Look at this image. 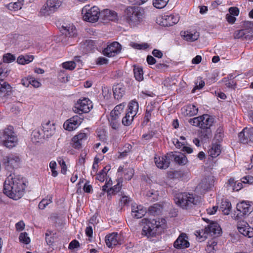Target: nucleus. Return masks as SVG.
Segmentation results:
<instances>
[{"instance_id":"obj_47","label":"nucleus","mask_w":253,"mask_h":253,"mask_svg":"<svg viewBox=\"0 0 253 253\" xmlns=\"http://www.w3.org/2000/svg\"><path fill=\"white\" fill-rule=\"evenodd\" d=\"M52 201V197H50V198L43 199H42L39 204V208L41 210L44 209L47 206L51 203Z\"/></svg>"},{"instance_id":"obj_2","label":"nucleus","mask_w":253,"mask_h":253,"mask_svg":"<svg viewBox=\"0 0 253 253\" xmlns=\"http://www.w3.org/2000/svg\"><path fill=\"white\" fill-rule=\"evenodd\" d=\"M175 204L183 209L189 210L201 203V198L193 193H179L174 196Z\"/></svg>"},{"instance_id":"obj_1","label":"nucleus","mask_w":253,"mask_h":253,"mask_svg":"<svg viewBox=\"0 0 253 253\" xmlns=\"http://www.w3.org/2000/svg\"><path fill=\"white\" fill-rule=\"evenodd\" d=\"M26 183L20 175L10 173L4 181L3 193L10 198L18 200L24 195Z\"/></svg>"},{"instance_id":"obj_42","label":"nucleus","mask_w":253,"mask_h":253,"mask_svg":"<svg viewBox=\"0 0 253 253\" xmlns=\"http://www.w3.org/2000/svg\"><path fill=\"white\" fill-rule=\"evenodd\" d=\"M146 196L151 201H155L158 200V192L157 191L151 190L146 193Z\"/></svg>"},{"instance_id":"obj_38","label":"nucleus","mask_w":253,"mask_h":253,"mask_svg":"<svg viewBox=\"0 0 253 253\" xmlns=\"http://www.w3.org/2000/svg\"><path fill=\"white\" fill-rule=\"evenodd\" d=\"M11 90V87L10 85L3 80H0V92L6 94L10 92Z\"/></svg>"},{"instance_id":"obj_22","label":"nucleus","mask_w":253,"mask_h":253,"mask_svg":"<svg viewBox=\"0 0 253 253\" xmlns=\"http://www.w3.org/2000/svg\"><path fill=\"white\" fill-rule=\"evenodd\" d=\"M181 36L183 39L188 42H194L199 37V33L196 31H181Z\"/></svg>"},{"instance_id":"obj_52","label":"nucleus","mask_w":253,"mask_h":253,"mask_svg":"<svg viewBox=\"0 0 253 253\" xmlns=\"http://www.w3.org/2000/svg\"><path fill=\"white\" fill-rule=\"evenodd\" d=\"M196 235L200 242L205 240L207 238V234L205 232V230L196 231Z\"/></svg>"},{"instance_id":"obj_8","label":"nucleus","mask_w":253,"mask_h":253,"mask_svg":"<svg viewBox=\"0 0 253 253\" xmlns=\"http://www.w3.org/2000/svg\"><path fill=\"white\" fill-rule=\"evenodd\" d=\"M92 108V105L90 100L86 98L80 99L75 104L74 111L79 114L86 113L90 111Z\"/></svg>"},{"instance_id":"obj_63","label":"nucleus","mask_w":253,"mask_h":253,"mask_svg":"<svg viewBox=\"0 0 253 253\" xmlns=\"http://www.w3.org/2000/svg\"><path fill=\"white\" fill-rule=\"evenodd\" d=\"M80 246L79 242L76 240L72 241L69 245L68 248L70 250H73L77 248Z\"/></svg>"},{"instance_id":"obj_14","label":"nucleus","mask_w":253,"mask_h":253,"mask_svg":"<svg viewBox=\"0 0 253 253\" xmlns=\"http://www.w3.org/2000/svg\"><path fill=\"white\" fill-rule=\"evenodd\" d=\"M169 154L162 157L156 156L154 158V161L156 166L161 169H167L170 163V158L169 157Z\"/></svg>"},{"instance_id":"obj_3","label":"nucleus","mask_w":253,"mask_h":253,"mask_svg":"<svg viewBox=\"0 0 253 253\" xmlns=\"http://www.w3.org/2000/svg\"><path fill=\"white\" fill-rule=\"evenodd\" d=\"M142 222L145 223L142 230V235L146 236L148 238L156 236L161 232V229L164 228L166 222V220L164 218L159 219L158 220L153 219L152 221L149 220L147 218H144L142 220Z\"/></svg>"},{"instance_id":"obj_48","label":"nucleus","mask_w":253,"mask_h":253,"mask_svg":"<svg viewBox=\"0 0 253 253\" xmlns=\"http://www.w3.org/2000/svg\"><path fill=\"white\" fill-rule=\"evenodd\" d=\"M19 240L25 244H28L30 242V239L26 232L21 233L19 237Z\"/></svg>"},{"instance_id":"obj_53","label":"nucleus","mask_w":253,"mask_h":253,"mask_svg":"<svg viewBox=\"0 0 253 253\" xmlns=\"http://www.w3.org/2000/svg\"><path fill=\"white\" fill-rule=\"evenodd\" d=\"M223 135V130L222 127H219L216 131L215 134V138L218 141L222 140V136Z\"/></svg>"},{"instance_id":"obj_23","label":"nucleus","mask_w":253,"mask_h":253,"mask_svg":"<svg viewBox=\"0 0 253 253\" xmlns=\"http://www.w3.org/2000/svg\"><path fill=\"white\" fill-rule=\"evenodd\" d=\"M105 242L108 247H113L119 244L118 234L117 233H112L105 237Z\"/></svg>"},{"instance_id":"obj_62","label":"nucleus","mask_w":253,"mask_h":253,"mask_svg":"<svg viewBox=\"0 0 253 253\" xmlns=\"http://www.w3.org/2000/svg\"><path fill=\"white\" fill-rule=\"evenodd\" d=\"M223 82L225 83L226 86L229 88L233 87L236 84L234 81L226 78L223 79Z\"/></svg>"},{"instance_id":"obj_28","label":"nucleus","mask_w":253,"mask_h":253,"mask_svg":"<svg viewBox=\"0 0 253 253\" xmlns=\"http://www.w3.org/2000/svg\"><path fill=\"white\" fill-rule=\"evenodd\" d=\"M45 137L44 134L41 132L39 129L34 130L31 134V140L34 143L42 141Z\"/></svg>"},{"instance_id":"obj_18","label":"nucleus","mask_w":253,"mask_h":253,"mask_svg":"<svg viewBox=\"0 0 253 253\" xmlns=\"http://www.w3.org/2000/svg\"><path fill=\"white\" fill-rule=\"evenodd\" d=\"M42 127V131L44 134L46 138H48L53 135L55 131V125L50 121L43 123Z\"/></svg>"},{"instance_id":"obj_57","label":"nucleus","mask_w":253,"mask_h":253,"mask_svg":"<svg viewBox=\"0 0 253 253\" xmlns=\"http://www.w3.org/2000/svg\"><path fill=\"white\" fill-rule=\"evenodd\" d=\"M246 34V30L242 29L235 32L234 37L235 39H240L243 38Z\"/></svg>"},{"instance_id":"obj_35","label":"nucleus","mask_w":253,"mask_h":253,"mask_svg":"<svg viewBox=\"0 0 253 253\" xmlns=\"http://www.w3.org/2000/svg\"><path fill=\"white\" fill-rule=\"evenodd\" d=\"M138 110V104L136 101H132L128 106V113L130 115L135 116Z\"/></svg>"},{"instance_id":"obj_43","label":"nucleus","mask_w":253,"mask_h":253,"mask_svg":"<svg viewBox=\"0 0 253 253\" xmlns=\"http://www.w3.org/2000/svg\"><path fill=\"white\" fill-rule=\"evenodd\" d=\"M169 0H154L153 5L157 8H164L167 4Z\"/></svg>"},{"instance_id":"obj_32","label":"nucleus","mask_w":253,"mask_h":253,"mask_svg":"<svg viewBox=\"0 0 253 253\" xmlns=\"http://www.w3.org/2000/svg\"><path fill=\"white\" fill-rule=\"evenodd\" d=\"M221 152L220 145L217 144H212L211 148L209 150V155L213 158L218 156Z\"/></svg>"},{"instance_id":"obj_44","label":"nucleus","mask_w":253,"mask_h":253,"mask_svg":"<svg viewBox=\"0 0 253 253\" xmlns=\"http://www.w3.org/2000/svg\"><path fill=\"white\" fill-rule=\"evenodd\" d=\"M62 27L67 31L68 33H66V35L69 37H74L76 35V29L74 26L71 25L69 27L63 26Z\"/></svg>"},{"instance_id":"obj_16","label":"nucleus","mask_w":253,"mask_h":253,"mask_svg":"<svg viewBox=\"0 0 253 253\" xmlns=\"http://www.w3.org/2000/svg\"><path fill=\"white\" fill-rule=\"evenodd\" d=\"M86 139V133L80 132L72 138L71 145L74 148L79 149L82 147L83 142Z\"/></svg>"},{"instance_id":"obj_34","label":"nucleus","mask_w":253,"mask_h":253,"mask_svg":"<svg viewBox=\"0 0 253 253\" xmlns=\"http://www.w3.org/2000/svg\"><path fill=\"white\" fill-rule=\"evenodd\" d=\"M213 185L212 180L209 178H205L202 180L199 184V187L203 190L207 191L210 189Z\"/></svg>"},{"instance_id":"obj_11","label":"nucleus","mask_w":253,"mask_h":253,"mask_svg":"<svg viewBox=\"0 0 253 253\" xmlns=\"http://www.w3.org/2000/svg\"><path fill=\"white\" fill-rule=\"evenodd\" d=\"M19 161L18 157L11 155L3 158L2 163L7 170L12 171L14 168L18 167Z\"/></svg>"},{"instance_id":"obj_39","label":"nucleus","mask_w":253,"mask_h":253,"mask_svg":"<svg viewBox=\"0 0 253 253\" xmlns=\"http://www.w3.org/2000/svg\"><path fill=\"white\" fill-rule=\"evenodd\" d=\"M110 166H106L102 169L96 175V179L101 182H103L105 180V177L106 176V172L110 170Z\"/></svg>"},{"instance_id":"obj_4","label":"nucleus","mask_w":253,"mask_h":253,"mask_svg":"<svg viewBox=\"0 0 253 253\" xmlns=\"http://www.w3.org/2000/svg\"><path fill=\"white\" fill-rule=\"evenodd\" d=\"M125 17L126 22L131 27L139 25L144 17V11L139 7L129 6L125 11Z\"/></svg>"},{"instance_id":"obj_5","label":"nucleus","mask_w":253,"mask_h":253,"mask_svg":"<svg viewBox=\"0 0 253 253\" xmlns=\"http://www.w3.org/2000/svg\"><path fill=\"white\" fill-rule=\"evenodd\" d=\"M17 142V138L12 126H9L0 131V143L3 146L11 148L16 145Z\"/></svg>"},{"instance_id":"obj_7","label":"nucleus","mask_w":253,"mask_h":253,"mask_svg":"<svg viewBox=\"0 0 253 253\" xmlns=\"http://www.w3.org/2000/svg\"><path fill=\"white\" fill-rule=\"evenodd\" d=\"M61 4V0H47L42 8L41 13L43 15H48L56 10Z\"/></svg>"},{"instance_id":"obj_56","label":"nucleus","mask_w":253,"mask_h":253,"mask_svg":"<svg viewBox=\"0 0 253 253\" xmlns=\"http://www.w3.org/2000/svg\"><path fill=\"white\" fill-rule=\"evenodd\" d=\"M148 107H147V109L144 117V120L143 122V123L146 124H147L150 121V119L151 117V112L152 110L151 108L148 109Z\"/></svg>"},{"instance_id":"obj_17","label":"nucleus","mask_w":253,"mask_h":253,"mask_svg":"<svg viewBox=\"0 0 253 253\" xmlns=\"http://www.w3.org/2000/svg\"><path fill=\"white\" fill-rule=\"evenodd\" d=\"M100 17L103 20L115 21L118 19V14L115 11L105 9L100 12Z\"/></svg>"},{"instance_id":"obj_61","label":"nucleus","mask_w":253,"mask_h":253,"mask_svg":"<svg viewBox=\"0 0 253 253\" xmlns=\"http://www.w3.org/2000/svg\"><path fill=\"white\" fill-rule=\"evenodd\" d=\"M30 84L35 88L39 87L42 84L41 83L34 78L30 77Z\"/></svg>"},{"instance_id":"obj_31","label":"nucleus","mask_w":253,"mask_h":253,"mask_svg":"<svg viewBox=\"0 0 253 253\" xmlns=\"http://www.w3.org/2000/svg\"><path fill=\"white\" fill-rule=\"evenodd\" d=\"M199 136L202 140L206 141L211 136V128H201Z\"/></svg>"},{"instance_id":"obj_6","label":"nucleus","mask_w":253,"mask_h":253,"mask_svg":"<svg viewBox=\"0 0 253 253\" xmlns=\"http://www.w3.org/2000/svg\"><path fill=\"white\" fill-rule=\"evenodd\" d=\"M89 7V5H86L82 9V13L84 19L89 22H95L100 17L101 11L97 6H93L90 8Z\"/></svg>"},{"instance_id":"obj_54","label":"nucleus","mask_w":253,"mask_h":253,"mask_svg":"<svg viewBox=\"0 0 253 253\" xmlns=\"http://www.w3.org/2000/svg\"><path fill=\"white\" fill-rule=\"evenodd\" d=\"M130 45L135 49H146L148 47V45L147 43L144 44H138L134 42H131Z\"/></svg>"},{"instance_id":"obj_13","label":"nucleus","mask_w":253,"mask_h":253,"mask_svg":"<svg viewBox=\"0 0 253 253\" xmlns=\"http://www.w3.org/2000/svg\"><path fill=\"white\" fill-rule=\"evenodd\" d=\"M240 142L243 144L253 142V128H245L239 134Z\"/></svg>"},{"instance_id":"obj_60","label":"nucleus","mask_w":253,"mask_h":253,"mask_svg":"<svg viewBox=\"0 0 253 253\" xmlns=\"http://www.w3.org/2000/svg\"><path fill=\"white\" fill-rule=\"evenodd\" d=\"M175 84V80L172 78H167L164 81V84L167 87L171 86Z\"/></svg>"},{"instance_id":"obj_50","label":"nucleus","mask_w":253,"mask_h":253,"mask_svg":"<svg viewBox=\"0 0 253 253\" xmlns=\"http://www.w3.org/2000/svg\"><path fill=\"white\" fill-rule=\"evenodd\" d=\"M62 66L64 69L72 70L76 67L75 61H67L62 64Z\"/></svg>"},{"instance_id":"obj_37","label":"nucleus","mask_w":253,"mask_h":253,"mask_svg":"<svg viewBox=\"0 0 253 253\" xmlns=\"http://www.w3.org/2000/svg\"><path fill=\"white\" fill-rule=\"evenodd\" d=\"M126 104L124 103H121L114 108V109L111 111L110 112L111 114H114L117 116H119L120 117L121 114L123 112L124 108L125 107Z\"/></svg>"},{"instance_id":"obj_30","label":"nucleus","mask_w":253,"mask_h":253,"mask_svg":"<svg viewBox=\"0 0 253 253\" xmlns=\"http://www.w3.org/2000/svg\"><path fill=\"white\" fill-rule=\"evenodd\" d=\"M232 209L231 204L227 199H223L220 206V209L225 215H228Z\"/></svg>"},{"instance_id":"obj_64","label":"nucleus","mask_w":253,"mask_h":253,"mask_svg":"<svg viewBox=\"0 0 253 253\" xmlns=\"http://www.w3.org/2000/svg\"><path fill=\"white\" fill-rule=\"evenodd\" d=\"M242 182L244 183L252 184L253 183V177L252 176H246L242 178Z\"/></svg>"},{"instance_id":"obj_51","label":"nucleus","mask_w":253,"mask_h":253,"mask_svg":"<svg viewBox=\"0 0 253 253\" xmlns=\"http://www.w3.org/2000/svg\"><path fill=\"white\" fill-rule=\"evenodd\" d=\"M15 56L11 53L5 54L3 56V62L6 63H11L15 61Z\"/></svg>"},{"instance_id":"obj_36","label":"nucleus","mask_w":253,"mask_h":253,"mask_svg":"<svg viewBox=\"0 0 253 253\" xmlns=\"http://www.w3.org/2000/svg\"><path fill=\"white\" fill-rule=\"evenodd\" d=\"M133 73L134 77L137 81L140 82L143 80V72L142 68L134 66Z\"/></svg>"},{"instance_id":"obj_40","label":"nucleus","mask_w":253,"mask_h":253,"mask_svg":"<svg viewBox=\"0 0 253 253\" xmlns=\"http://www.w3.org/2000/svg\"><path fill=\"white\" fill-rule=\"evenodd\" d=\"M134 116V115H130V114L128 112L126 113L125 116L122 118V123L123 125L126 126L130 125L133 120Z\"/></svg>"},{"instance_id":"obj_55","label":"nucleus","mask_w":253,"mask_h":253,"mask_svg":"<svg viewBox=\"0 0 253 253\" xmlns=\"http://www.w3.org/2000/svg\"><path fill=\"white\" fill-rule=\"evenodd\" d=\"M58 162L61 168V172L64 174H66L67 170V167L66 165L65 161L63 159L60 158V160H58Z\"/></svg>"},{"instance_id":"obj_58","label":"nucleus","mask_w":253,"mask_h":253,"mask_svg":"<svg viewBox=\"0 0 253 253\" xmlns=\"http://www.w3.org/2000/svg\"><path fill=\"white\" fill-rule=\"evenodd\" d=\"M22 4L20 2L11 3L9 4L8 8L9 9H13L14 10H17L21 8Z\"/></svg>"},{"instance_id":"obj_41","label":"nucleus","mask_w":253,"mask_h":253,"mask_svg":"<svg viewBox=\"0 0 253 253\" xmlns=\"http://www.w3.org/2000/svg\"><path fill=\"white\" fill-rule=\"evenodd\" d=\"M161 206L159 204H156L149 207V212L154 215H157L161 213Z\"/></svg>"},{"instance_id":"obj_24","label":"nucleus","mask_w":253,"mask_h":253,"mask_svg":"<svg viewBox=\"0 0 253 253\" xmlns=\"http://www.w3.org/2000/svg\"><path fill=\"white\" fill-rule=\"evenodd\" d=\"M201 117V128H211L213 123L214 118L208 114H204Z\"/></svg>"},{"instance_id":"obj_27","label":"nucleus","mask_w":253,"mask_h":253,"mask_svg":"<svg viewBox=\"0 0 253 253\" xmlns=\"http://www.w3.org/2000/svg\"><path fill=\"white\" fill-rule=\"evenodd\" d=\"M169 157L170 160L173 159L175 163L180 165H184L187 162V158L182 153L173 154L171 152L169 153Z\"/></svg>"},{"instance_id":"obj_21","label":"nucleus","mask_w":253,"mask_h":253,"mask_svg":"<svg viewBox=\"0 0 253 253\" xmlns=\"http://www.w3.org/2000/svg\"><path fill=\"white\" fill-rule=\"evenodd\" d=\"M162 25L164 26H171L176 24L179 21V17L173 15H165L162 18Z\"/></svg>"},{"instance_id":"obj_19","label":"nucleus","mask_w":253,"mask_h":253,"mask_svg":"<svg viewBox=\"0 0 253 253\" xmlns=\"http://www.w3.org/2000/svg\"><path fill=\"white\" fill-rule=\"evenodd\" d=\"M132 215L137 219L142 217L146 213V209L141 205L136 204L131 206Z\"/></svg>"},{"instance_id":"obj_59","label":"nucleus","mask_w":253,"mask_h":253,"mask_svg":"<svg viewBox=\"0 0 253 253\" xmlns=\"http://www.w3.org/2000/svg\"><path fill=\"white\" fill-rule=\"evenodd\" d=\"M84 45L87 51L91 50L94 48V42L92 40L86 41Z\"/></svg>"},{"instance_id":"obj_33","label":"nucleus","mask_w":253,"mask_h":253,"mask_svg":"<svg viewBox=\"0 0 253 253\" xmlns=\"http://www.w3.org/2000/svg\"><path fill=\"white\" fill-rule=\"evenodd\" d=\"M34 59V56L33 55H22L18 57L17 62L19 64L24 65L31 62Z\"/></svg>"},{"instance_id":"obj_10","label":"nucleus","mask_w":253,"mask_h":253,"mask_svg":"<svg viewBox=\"0 0 253 253\" xmlns=\"http://www.w3.org/2000/svg\"><path fill=\"white\" fill-rule=\"evenodd\" d=\"M122 50V45L117 42H114L108 45L103 50V54L108 57H114L119 54Z\"/></svg>"},{"instance_id":"obj_45","label":"nucleus","mask_w":253,"mask_h":253,"mask_svg":"<svg viewBox=\"0 0 253 253\" xmlns=\"http://www.w3.org/2000/svg\"><path fill=\"white\" fill-rule=\"evenodd\" d=\"M121 188V185L120 182L114 186L113 187L110 188L109 190L107 191L108 196L111 194H115L120 191Z\"/></svg>"},{"instance_id":"obj_12","label":"nucleus","mask_w":253,"mask_h":253,"mask_svg":"<svg viewBox=\"0 0 253 253\" xmlns=\"http://www.w3.org/2000/svg\"><path fill=\"white\" fill-rule=\"evenodd\" d=\"M82 122L83 119L81 118L77 115L74 116L64 123L63 127L68 131H72L76 129Z\"/></svg>"},{"instance_id":"obj_26","label":"nucleus","mask_w":253,"mask_h":253,"mask_svg":"<svg viewBox=\"0 0 253 253\" xmlns=\"http://www.w3.org/2000/svg\"><path fill=\"white\" fill-rule=\"evenodd\" d=\"M113 91L114 98L119 100L125 94V86L123 84H118L114 85L113 87Z\"/></svg>"},{"instance_id":"obj_49","label":"nucleus","mask_w":253,"mask_h":253,"mask_svg":"<svg viewBox=\"0 0 253 253\" xmlns=\"http://www.w3.org/2000/svg\"><path fill=\"white\" fill-rule=\"evenodd\" d=\"M201 116L195 117L193 119H190L189 120V123L192 126H199L201 128Z\"/></svg>"},{"instance_id":"obj_20","label":"nucleus","mask_w":253,"mask_h":253,"mask_svg":"<svg viewBox=\"0 0 253 253\" xmlns=\"http://www.w3.org/2000/svg\"><path fill=\"white\" fill-rule=\"evenodd\" d=\"M186 235L182 233L174 243V247L177 249H184L189 246V243L186 239Z\"/></svg>"},{"instance_id":"obj_46","label":"nucleus","mask_w":253,"mask_h":253,"mask_svg":"<svg viewBox=\"0 0 253 253\" xmlns=\"http://www.w3.org/2000/svg\"><path fill=\"white\" fill-rule=\"evenodd\" d=\"M186 111L188 112L187 115L190 116L196 115L198 112V108L194 105H190L187 107Z\"/></svg>"},{"instance_id":"obj_25","label":"nucleus","mask_w":253,"mask_h":253,"mask_svg":"<svg viewBox=\"0 0 253 253\" xmlns=\"http://www.w3.org/2000/svg\"><path fill=\"white\" fill-rule=\"evenodd\" d=\"M247 223H245L244 224H239L238 225V228L239 232L245 236L251 238L253 236V228L246 225Z\"/></svg>"},{"instance_id":"obj_9","label":"nucleus","mask_w":253,"mask_h":253,"mask_svg":"<svg viewBox=\"0 0 253 253\" xmlns=\"http://www.w3.org/2000/svg\"><path fill=\"white\" fill-rule=\"evenodd\" d=\"M237 210L239 212L235 217L236 220L241 219L243 216L248 215L252 211V207L249 202L242 201L237 205Z\"/></svg>"},{"instance_id":"obj_15","label":"nucleus","mask_w":253,"mask_h":253,"mask_svg":"<svg viewBox=\"0 0 253 253\" xmlns=\"http://www.w3.org/2000/svg\"><path fill=\"white\" fill-rule=\"evenodd\" d=\"M205 232L207 235L211 236H218L220 235L221 229L217 223L212 222L205 228Z\"/></svg>"},{"instance_id":"obj_29","label":"nucleus","mask_w":253,"mask_h":253,"mask_svg":"<svg viewBox=\"0 0 253 253\" xmlns=\"http://www.w3.org/2000/svg\"><path fill=\"white\" fill-rule=\"evenodd\" d=\"M119 116H117L110 113V117L108 118L110 126L115 130L118 129L120 126V119Z\"/></svg>"}]
</instances>
